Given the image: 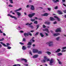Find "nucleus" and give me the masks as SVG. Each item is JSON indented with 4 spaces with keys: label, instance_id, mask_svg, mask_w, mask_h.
Listing matches in <instances>:
<instances>
[{
    "label": "nucleus",
    "instance_id": "603ef678",
    "mask_svg": "<svg viewBox=\"0 0 66 66\" xmlns=\"http://www.w3.org/2000/svg\"><path fill=\"white\" fill-rule=\"evenodd\" d=\"M23 65H25V66H28V64H24Z\"/></svg>",
    "mask_w": 66,
    "mask_h": 66
},
{
    "label": "nucleus",
    "instance_id": "f704fd0d",
    "mask_svg": "<svg viewBox=\"0 0 66 66\" xmlns=\"http://www.w3.org/2000/svg\"><path fill=\"white\" fill-rule=\"evenodd\" d=\"M35 40L33 39H31L30 40V42H35Z\"/></svg>",
    "mask_w": 66,
    "mask_h": 66
},
{
    "label": "nucleus",
    "instance_id": "f3484780",
    "mask_svg": "<svg viewBox=\"0 0 66 66\" xmlns=\"http://www.w3.org/2000/svg\"><path fill=\"white\" fill-rule=\"evenodd\" d=\"M50 20L51 21H53V20H55V19L54 18H52V17H51L50 18Z\"/></svg>",
    "mask_w": 66,
    "mask_h": 66
},
{
    "label": "nucleus",
    "instance_id": "4be33fe9",
    "mask_svg": "<svg viewBox=\"0 0 66 66\" xmlns=\"http://www.w3.org/2000/svg\"><path fill=\"white\" fill-rule=\"evenodd\" d=\"M45 53H47V54H48V55H50L51 54V53L50 52H45Z\"/></svg>",
    "mask_w": 66,
    "mask_h": 66
},
{
    "label": "nucleus",
    "instance_id": "a211bd4d",
    "mask_svg": "<svg viewBox=\"0 0 66 66\" xmlns=\"http://www.w3.org/2000/svg\"><path fill=\"white\" fill-rule=\"evenodd\" d=\"M0 44H2L3 45V46H4V47H6V45L4 43H3V42H0Z\"/></svg>",
    "mask_w": 66,
    "mask_h": 66
},
{
    "label": "nucleus",
    "instance_id": "dca6fc26",
    "mask_svg": "<svg viewBox=\"0 0 66 66\" xmlns=\"http://www.w3.org/2000/svg\"><path fill=\"white\" fill-rule=\"evenodd\" d=\"M26 49H27V48L25 47L24 46H23L22 47V49L23 50H26Z\"/></svg>",
    "mask_w": 66,
    "mask_h": 66
},
{
    "label": "nucleus",
    "instance_id": "4468645a",
    "mask_svg": "<svg viewBox=\"0 0 66 66\" xmlns=\"http://www.w3.org/2000/svg\"><path fill=\"white\" fill-rule=\"evenodd\" d=\"M52 1H53V2L54 3H57V2H59V1H59V0H56L55 1L54 0H52Z\"/></svg>",
    "mask_w": 66,
    "mask_h": 66
},
{
    "label": "nucleus",
    "instance_id": "774afa93",
    "mask_svg": "<svg viewBox=\"0 0 66 66\" xmlns=\"http://www.w3.org/2000/svg\"><path fill=\"white\" fill-rule=\"evenodd\" d=\"M17 66V64H15V65H13V66Z\"/></svg>",
    "mask_w": 66,
    "mask_h": 66
},
{
    "label": "nucleus",
    "instance_id": "5701e85b",
    "mask_svg": "<svg viewBox=\"0 0 66 66\" xmlns=\"http://www.w3.org/2000/svg\"><path fill=\"white\" fill-rule=\"evenodd\" d=\"M48 14L47 13H45L44 14H42V16H47Z\"/></svg>",
    "mask_w": 66,
    "mask_h": 66
},
{
    "label": "nucleus",
    "instance_id": "20e7f679",
    "mask_svg": "<svg viewBox=\"0 0 66 66\" xmlns=\"http://www.w3.org/2000/svg\"><path fill=\"white\" fill-rule=\"evenodd\" d=\"M7 16H10V17H11V18H14L15 20H17V18L16 16L12 15L10 14H7Z\"/></svg>",
    "mask_w": 66,
    "mask_h": 66
},
{
    "label": "nucleus",
    "instance_id": "a878e982",
    "mask_svg": "<svg viewBox=\"0 0 66 66\" xmlns=\"http://www.w3.org/2000/svg\"><path fill=\"white\" fill-rule=\"evenodd\" d=\"M28 16L30 18H32V15L31 14H29L28 15Z\"/></svg>",
    "mask_w": 66,
    "mask_h": 66
},
{
    "label": "nucleus",
    "instance_id": "37998d69",
    "mask_svg": "<svg viewBox=\"0 0 66 66\" xmlns=\"http://www.w3.org/2000/svg\"><path fill=\"white\" fill-rule=\"evenodd\" d=\"M35 14V13H33L31 15H32V16L33 17V16H34Z\"/></svg>",
    "mask_w": 66,
    "mask_h": 66
},
{
    "label": "nucleus",
    "instance_id": "473e14b6",
    "mask_svg": "<svg viewBox=\"0 0 66 66\" xmlns=\"http://www.w3.org/2000/svg\"><path fill=\"white\" fill-rule=\"evenodd\" d=\"M28 27H30V28H31V29H33V28H34V27H33V26H29Z\"/></svg>",
    "mask_w": 66,
    "mask_h": 66
},
{
    "label": "nucleus",
    "instance_id": "412c9836",
    "mask_svg": "<svg viewBox=\"0 0 66 66\" xmlns=\"http://www.w3.org/2000/svg\"><path fill=\"white\" fill-rule=\"evenodd\" d=\"M18 30L19 31V30H21V29H22V28H21L20 27V26H19L18 27Z\"/></svg>",
    "mask_w": 66,
    "mask_h": 66
},
{
    "label": "nucleus",
    "instance_id": "6e6552de",
    "mask_svg": "<svg viewBox=\"0 0 66 66\" xmlns=\"http://www.w3.org/2000/svg\"><path fill=\"white\" fill-rule=\"evenodd\" d=\"M56 32H61V28H58L56 29V30H55Z\"/></svg>",
    "mask_w": 66,
    "mask_h": 66
},
{
    "label": "nucleus",
    "instance_id": "f257e3e1",
    "mask_svg": "<svg viewBox=\"0 0 66 66\" xmlns=\"http://www.w3.org/2000/svg\"><path fill=\"white\" fill-rule=\"evenodd\" d=\"M22 9V8H20L14 11L15 12V13H16L18 16H21V13L17 11H21Z\"/></svg>",
    "mask_w": 66,
    "mask_h": 66
},
{
    "label": "nucleus",
    "instance_id": "9d476101",
    "mask_svg": "<svg viewBox=\"0 0 66 66\" xmlns=\"http://www.w3.org/2000/svg\"><path fill=\"white\" fill-rule=\"evenodd\" d=\"M57 12L60 15H61L62 14H63V13L62 12V11L61 10H58L57 11Z\"/></svg>",
    "mask_w": 66,
    "mask_h": 66
},
{
    "label": "nucleus",
    "instance_id": "0eeeda50",
    "mask_svg": "<svg viewBox=\"0 0 66 66\" xmlns=\"http://www.w3.org/2000/svg\"><path fill=\"white\" fill-rule=\"evenodd\" d=\"M31 7H30V9L32 11H34L35 10V8L34 6L33 5H30V6Z\"/></svg>",
    "mask_w": 66,
    "mask_h": 66
},
{
    "label": "nucleus",
    "instance_id": "58836bf2",
    "mask_svg": "<svg viewBox=\"0 0 66 66\" xmlns=\"http://www.w3.org/2000/svg\"><path fill=\"white\" fill-rule=\"evenodd\" d=\"M39 26H40L39 24H38L37 25V28L36 30H37V29H38V28H39Z\"/></svg>",
    "mask_w": 66,
    "mask_h": 66
},
{
    "label": "nucleus",
    "instance_id": "b1692460",
    "mask_svg": "<svg viewBox=\"0 0 66 66\" xmlns=\"http://www.w3.org/2000/svg\"><path fill=\"white\" fill-rule=\"evenodd\" d=\"M45 24H48V25H49L50 24V22H45Z\"/></svg>",
    "mask_w": 66,
    "mask_h": 66
},
{
    "label": "nucleus",
    "instance_id": "338daca9",
    "mask_svg": "<svg viewBox=\"0 0 66 66\" xmlns=\"http://www.w3.org/2000/svg\"><path fill=\"white\" fill-rule=\"evenodd\" d=\"M63 12L64 13H66V10H65L63 11Z\"/></svg>",
    "mask_w": 66,
    "mask_h": 66
},
{
    "label": "nucleus",
    "instance_id": "c03bdc74",
    "mask_svg": "<svg viewBox=\"0 0 66 66\" xmlns=\"http://www.w3.org/2000/svg\"><path fill=\"white\" fill-rule=\"evenodd\" d=\"M31 45H29L27 46V48H28V49H29V48H31Z\"/></svg>",
    "mask_w": 66,
    "mask_h": 66
},
{
    "label": "nucleus",
    "instance_id": "7c9ffc66",
    "mask_svg": "<svg viewBox=\"0 0 66 66\" xmlns=\"http://www.w3.org/2000/svg\"><path fill=\"white\" fill-rule=\"evenodd\" d=\"M38 34H39V32H38L35 34V35H34V36H37V35H38Z\"/></svg>",
    "mask_w": 66,
    "mask_h": 66
},
{
    "label": "nucleus",
    "instance_id": "e433bc0d",
    "mask_svg": "<svg viewBox=\"0 0 66 66\" xmlns=\"http://www.w3.org/2000/svg\"><path fill=\"white\" fill-rule=\"evenodd\" d=\"M7 47V49H10L12 48V47L10 46H8Z\"/></svg>",
    "mask_w": 66,
    "mask_h": 66
},
{
    "label": "nucleus",
    "instance_id": "9b49d317",
    "mask_svg": "<svg viewBox=\"0 0 66 66\" xmlns=\"http://www.w3.org/2000/svg\"><path fill=\"white\" fill-rule=\"evenodd\" d=\"M53 35H54V36H58V35H60V33H57L56 34H53Z\"/></svg>",
    "mask_w": 66,
    "mask_h": 66
},
{
    "label": "nucleus",
    "instance_id": "de8ad7c7",
    "mask_svg": "<svg viewBox=\"0 0 66 66\" xmlns=\"http://www.w3.org/2000/svg\"><path fill=\"white\" fill-rule=\"evenodd\" d=\"M47 9L48 11H51V9L50 8H47Z\"/></svg>",
    "mask_w": 66,
    "mask_h": 66
},
{
    "label": "nucleus",
    "instance_id": "0e129e2a",
    "mask_svg": "<svg viewBox=\"0 0 66 66\" xmlns=\"http://www.w3.org/2000/svg\"><path fill=\"white\" fill-rule=\"evenodd\" d=\"M29 2L31 3L32 2V0H29Z\"/></svg>",
    "mask_w": 66,
    "mask_h": 66
},
{
    "label": "nucleus",
    "instance_id": "6ab92c4d",
    "mask_svg": "<svg viewBox=\"0 0 66 66\" xmlns=\"http://www.w3.org/2000/svg\"><path fill=\"white\" fill-rule=\"evenodd\" d=\"M32 45V43L30 42H29L28 44H27V45H28L29 46H31Z\"/></svg>",
    "mask_w": 66,
    "mask_h": 66
},
{
    "label": "nucleus",
    "instance_id": "3c124183",
    "mask_svg": "<svg viewBox=\"0 0 66 66\" xmlns=\"http://www.w3.org/2000/svg\"><path fill=\"white\" fill-rule=\"evenodd\" d=\"M43 28H46V26H45V25H43Z\"/></svg>",
    "mask_w": 66,
    "mask_h": 66
},
{
    "label": "nucleus",
    "instance_id": "864d4df0",
    "mask_svg": "<svg viewBox=\"0 0 66 66\" xmlns=\"http://www.w3.org/2000/svg\"><path fill=\"white\" fill-rule=\"evenodd\" d=\"M53 23L54 24H56V23H57L56 21H55V22H54Z\"/></svg>",
    "mask_w": 66,
    "mask_h": 66
},
{
    "label": "nucleus",
    "instance_id": "a19ab883",
    "mask_svg": "<svg viewBox=\"0 0 66 66\" xmlns=\"http://www.w3.org/2000/svg\"><path fill=\"white\" fill-rule=\"evenodd\" d=\"M9 1L11 3H13V0H9Z\"/></svg>",
    "mask_w": 66,
    "mask_h": 66
},
{
    "label": "nucleus",
    "instance_id": "2f4dec72",
    "mask_svg": "<svg viewBox=\"0 0 66 66\" xmlns=\"http://www.w3.org/2000/svg\"><path fill=\"white\" fill-rule=\"evenodd\" d=\"M46 60L45 59H43V60H42L41 62L42 63H44L46 62Z\"/></svg>",
    "mask_w": 66,
    "mask_h": 66
},
{
    "label": "nucleus",
    "instance_id": "72a5a7b5",
    "mask_svg": "<svg viewBox=\"0 0 66 66\" xmlns=\"http://www.w3.org/2000/svg\"><path fill=\"white\" fill-rule=\"evenodd\" d=\"M30 20L31 21H32V22H33V21H34L35 20V19H30Z\"/></svg>",
    "mask_w": 66,
    "mask_h": 66
},
{
    "label": "nucleus",
    "instance_id": "ea45409f",
    "mask_svg": "<svg viewBox=\"0 0 66 66\" xmlns=\"http://www.w3.org/2000/svg\"><path fill=\"white\" fill-rule=\"evenodd\" d=\"M26 39L25 38H23V39L22 41L23 42H26Z\"/></svg>",
    "mask_w": 66,
    "mask_h": 66
},
{
    "label": "nucleus",
    "instance_id": "4d7b16f0",
    "mask_svg": "<svg viewBox=\"0 0 66 66\" xmlns=\"http://www.w3.org/2000/svg\"><path fill=\"white\" fill-rule=\"evenodd\" d=\"M26 7L27 8H28H28H29L30 7V6H29V5H27L26 6Z\"/></svg>",
    "mask_w": 66,
    "mask_h": 66
},
{
    "label": "nucleus",
    "instance_id": "c85d7f7f",
    "mask_svg": "<svg viewBox=\"0 0 66 66\" xmlns=\"http://www.w3.org/2000/svg\"><path fill=\"white\" fill-rule=\"evenodd\" d=\"M32 24V23H31L30 24L29 23H27L26 24V26H28V25H29V26H30V25H31Z\"/></svg>",
    "mask_w": 66,
    "mask_h": 66
},
{
    "label": "nucleus",
    "instance_id": "bb28decb",
    "mask_svg": "<svg viewBox=\"0 0 66 66\" xmlns=\"http://www.w3.org/2000/svg\"><path fill=\"white\" fill-rule=\"evenodd\" d=\"M57 60H58V61L59 62V64H60V65H61L62 64V62L60 61L58 59H57Z\"/></svg>",
    "mask_w": 66,
    "mask_h": 66
},
{
    "label": "nucleus",
    "instance_id": "c756f323",
    "mask_svg": "<svg viewBox=\"0 0 66 66\" xmlns=\"http://www.w3.org/2000/svg\"><path fill=\"white\" fill-rule=\"evenodd\" d=\"M60 37H57L56 38V40H57V41H59V39H60Z\"/></svg>",
    "mask_w": 66,
    "mask_h": 66
},
{
    "label": "nucleus",
    "instance_id": "c9c22d12",
    "mask_svg": "<svg viewBox=\"0 0 66 66\" xmlns=\"http://www.w3.org/2000/svg\"><path fill=\"white\" fill-rule=\"evenodd\" d=\"M6 47H8L9 46H10V44L9 43H6Z\"/></svg>",
    "mask_w": 66,
    "mask_h": 66
},
{
    "label": "nucleus",
    "instance_id": "bf43d9fd",
    "mask_svg": "<svg viewBox=\"0 0 66 66\" xmlns=\"http://www.w3.org/2000/svg\"><path fill=\"white\" fill-rule=\"evenodd\" d=\"M3 36H5V35H6V34H5L4 33H3Z\"/></svg>",
    "mask_w": 66,
    "mask_h": 66
},
{
    "label": "nucleus",
    "instance_id": "aec40b11",
    "mask_svg": "<svg viewBox=\"0 0 66 66\" xmlns=\"http://www.w3.org/2000/svg\"><path fill=\"white\" fill-rule=\"evenodd\" d=\"M60 51H61V49H59L57 51H56L55 52V53H57L58 52H59Z\"/></svg>",
    "mask_w": 66,
    "mask_h": 66
},
{
    "label": "nucleus",
    "instance_id": "6e6d98bb",
    "mask_svg": "<svg viewBox=\"0 0 66 66\" xmlns=\"http://www.w3.org/2000/svg\"><path fill=\"white\" fill-rule=\"evenodd\" d=\"M0 33H3V31H1V30L0 29Z\"/></svg>",
    "mask_w": 66,
    "mask_h": 66
},
{
    "label": "nucleus",
    "instance_id": "ddd939ff",
    "mask_svg": "<svg viewBox=\"0 0 66 66\" xmlns=\"http://www.w3.org/2000/svg\"><path fill=\"white\" fill-rule=\"evenodd\" d=\"M38 55H35L33 56V58H37V57H38Z\"/></svg>",
    "mask_w": 66,
    "mask_h": 66
},
{
    "label": "nucleus",
    "instance_id": "7ed1b4c3",
    "mask_svg": "<svg viewBox=\"0 0 66 66\" xmlns=\"http://www.w3.org/2000/svg\"><path fill=\"white\" fill-rule=\"evenodd\" d=\"M16 61H17V62H20V61H24V63H27V62H28V61L27 60V59L24 58L17 59Z\"/></svg>",
    "mask_w": 66,
    "mask_h": 66
},
{
    "label": "nucleus",
    "instance_id": "1a4fd4ad",
    "mask_svg": "<svg viewBox=\"0 0 66 66\" xmlns=\"http://www.w3.org/2000/svg\"><path fill=\"white\" fill-rule=\"evenodd\" d=\"M54 17L57 19V20L58 21H61V19L57 16H54Z\"/></svg>",
    "mask_w": 66,
    "mask_h": 66
},
{
    "label": "nucleus",
    "instance_id": "69168bd1",
    "mask_svg": "<svg viewBox=\"0 0 66 66\" xmlns=\"http://www.w3.org/2000/svg\"><path fill=\"white\" fill-rule=\"evenodd\" d=\"M20 33H23V32H24L22 31H20Z\"/></svg>",
    "mask_w": 66,
    "mask_h": 66
},
{
    "label": "nucleus",
    "instance_id": "79ce46f5",
    "mask_svg": "<svg viewBox=\"0 0 66 66\" xmlns=\"http://www.w3.org/2000/svg\"><path fill=\"white\" fill-rule=\"evenodd\" d=\"M9 7H13V6L12 5H11V4H10L9 5Z\"/></svg>",
    "mask_w": 66,
    "mask_h": 66
},
{
    "label": "nucleus",
    "instance_id": "49530a36",
    "mask_svg": "<svg viewBox=\"0 0 66 66\" xmlns=\"http://www.w3.org/2000/svg\"><path fill=\"white\" fill-rule=\"evenodd\" d=\"M57 9H58V7H57V6H56L55 8V10H57Z\"/></svg>",
    "mask_w": 66,
    "mask_h": 66
},
{
    "label": "nucleus",
    "instance_id": "a18cd8bd",
    "mask_svg": "<svg viewBox=\"0 0 66 66\" xmlns=\"http://www.w3.org/2000/svg\"><path fill=\"white\" fill-rule=\"evenodd\" d=\"M4 38H3L2 39H0V41H3V40H4Z\"/></svg>",
    "mask_w": 66,
    "mask_h": 66
},
{
    "label": "nucleus",
    "instance_id": "09e8293b",
    "mask_svg": "<svg viewBox=\"0 0 66 66\" xmlns=\"http://www.w3.org/2000/svg\"><path fill=\"white\" fill-rule=\"evenodd\" d=\"M66 49V47H62V49L63 50V49Z\"/></svg>",
    "mask_w": 66,
    "mask_h": 66
},
{
    "label": "nucleus",
    "instance_id": "cd10ccee",
    "mask_svg": "<svg viewBox=\"0 0 66 66\" xmlns=\"http://www.w3.org/2000/svg\"><path fill=\"white\" fill-rule=\"evenodd\" d=\"M62 54L61 53H59L57 54V55L58 56H60V55H62Z\"/></svg>",
    "mask_w": 66,
    "mask_h": 66
},
{
    "label": "nucleus",
    "instance_id": "423d86ee",
    "mask_svg": "<svg viewBox=\"0 0 66 66\" xmlns=\"http://www.w3.org/2000/svg\"><path fill=\"white\" fill-rule=\"evenodd\" d=\"M38 50L36 49H34L33 50V52L34 53H37Z\"/></svg>",
    "mask_w": 66,
    "mask_h": 66
},
{
    "label": "nucleus",
    "instance_id": "2eb2a0df",
    "mask_svg": "<svg viewBox=\"0 0 66 66\" xmlns=\"http://www.w3.org/2000/svg\"><path fill=\"white\" fill-rule=\"evenodd\" d=\"M43 52H42V51H38V52L37 53H38V54H42Z\"/></svg>",
    "mask_w": 66,
    "mask_h": 66
},
{
    "label": "nucleus",
    "instance_id": "5fc2aeb1",
    "mask_svg": "<svg viewBox=\"0 0 66 66\" xmlns=\"http://www.w3.org/2000/svg\"><path fill=\"white\" fill-rule=\"evenodd\" d=\"M45 34L46 36H49V35H48V34L45 32Z\"/></svg>",
    "mask_w": 66,
    "mask_h": 66
},
{
    "label": "nucleus",
    "instance_id": "39448f33",
    "mask_svg": "<svg viewBox=\"0 0 66 66\" xmlns=\"http://www.w3.org/2000/svg\"><path fill=\"white\" fill-rule=\"evenodd\" d=\"M52 43H53L52 42H50L47 43V44L49 45V47H52V46H53V44Z\"/></svg>",
    "mask_w": 66,
    "mask_h": 66
},
{
    "label": "nucleus",
    "instance_id": "680f3d73",
    "mask_svg": "<svg viewBox=\"0 0 66 66\" xmlns=\"http://www.w3.org/2000/svg\"><path fill=\"white\" fill-rule=\"evenodd\" d=\"M62 1L64 3V2H65V0H62Z\"/></svg>",
    "mask_w": 66,
    "mask_h": 66
},
{
    "label": "nucleus",
    "instance_id": "13d9d810",
    "mask_svg": "<svg viewBox=\"0 0 66 66\" xmlns=\"http://www.w3.org/2000/svg\"><path fill=\"white\" fill-rule=\"evenodd\" d=\"M45 31H48V29L47 28H45Z\"/></svg>",
    "mask_w": 66,
    "mask_h": 66
},
{
    "label": "nucleus",
    "instance_id": "393cba45",
    "mask_svg": "<svg viewBox=\"0 0 66 66\" xmlns=\"http://www.w3.org/2000/svg\"><path fill=\"white\" fill-rule=\"evenodd\" d=\"M40 34L42 37H43L44 36V35L42 33H40Z\"/></svg>",
    "mask_w": 66,
    "mask_h": 66
},
{
    "label": "nucleus",
    "instance_id": "f8f14e48",
    "mask_svg": "<svg viewBox=\"0 0 66 66\" xmlns=\"http://www.w3.org/2000/svg\"><path fill=\"white\" fill-rule=\"evenodd\" d=\"M24 35L25 36V37H27V36H29V34L28 33H25L24 34Z\"/></svg>",
    "mask_w": 66,
    "mask_h": 66
},
{
    "label": "nucleus",
    "instance_id": "052dcab7",
    "mask_svg": "<svg viewBox=\"0 0 66 66\" xmlns=\"http://www.w3.org/2000/svg\"><path fill=\"white\" fill-rule=\"evenodd\" d=\"M30 53L31 55H32V52H30Z\"/></svg>",
    "mask_w": 66,
    "mask_h": 66
},
{
    "label": "nucleus",
    "instance_id": "f03ea898",
    "mask_svg": "<svg viewBox=\"0 0 66 66\" xmlns=\"http://www.w3.org/2000/svg\"><path fill=\"white\" fill-rule=\"evenodd\" d=\"M46 61L47 62H48V61H50V63H49V65H53V63H54V61H53V59L52 58H51V59L50 60V59H47Z\"/></svg>",
    "mask_w": 66,
    "mask_h": 66
},
{
    "label": "nucleus",
    "instance_id": "e2e57ef3",
    "mask_svg": "<svg viewBox=\"0 0 66 66\" xmlns=\"http://www.w3.org/2000/svg\"><path fill=\"white\" fill-rule=\"evenodd\" d=\"M66 51V50H62V52H65Z\"/></svg>",
    "mask_w": 66,
    "mask_h": 66
},
{
    "label": "nucleus",
    "instance_id": "8fccbe9b",
    "mask_svg": "<svg viewBox=\"0 0 66 66\" xmlns=\"http://www.w3.org/2000/svg\"><path fill=\"white\" fill-rule=\"evenodd\" d=\"M44 60H46L47 59V58L46 56L44 57Z\"/></svg>",
    "mask_w": 66,
    "mask_h": 66
},
{
    "label": "nucleus",
    "instance_id": "4c0bfd02",
    "mask_svg": "<svg viewBox=\"0 0 66 66\" xmlns=\"http://www.w3.org/2000/svg\"><path fill=\"white\" fill-rule=\"evenodd\" d=\"M34 24H37L38 23L37 21H35L34 22Z\"/></svg>",
    "mask_w": 66,
    "mask_h": 66
}]
</instances>
